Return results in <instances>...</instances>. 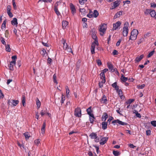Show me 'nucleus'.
Wrapping results in <instances>:
<instances>
[{
	"mask_svg": "<svg viewBox=\"0 0 156 156\" xmlns=\"http://www.w3.org/2000/svg\"><path fill=\"white\" fill-rule=\"evenodd\" d=\"M112 54L114 55H118V51L116 50H114L112 52Z\"/></svg>",
	"mask_w": 156,
	"mask_h": 156,
	"instance_id": "nucleus-60",
	"label": "nucleus"
},
{
	"mask_svg": "<svg viewBox=\"0 0 156 156\" xmlns=\"http://www.w3.org/2000/svg\"><path fill=\"white\" fill-rule=\"evenodd\" d=\"M66 96L67 98H68L70 95H69L70 90L67 86H66Z\"/></svg>",
	"mask_w": 156,
	"mask_h": 156,
	"instance_id": "nucleus-25",
	"label": "nucleus"
},
{
	"mask_svg": "<svg viewBox=\"0 0 156 156\" xmlns=\"http://www.w3.org/2000/svg\"><path fill=\"white\" fill-rule=\"evenodd\" d=\"M150 14L151 17H155L156 15L155 10H151V11L150 12Z\"/></svg>",
	"mask_w": 156,
	"mask_h": 156,
	"instance_id": "nucleus-28",
	"label": "nucleus"
},
{
	"mask_svg": "<svg viewBox=\"0 0 156 156\" xmlns=\"http://www.w3.org/2000/svg\"><path fill=\"white\" fill-rule=\"evenodd\" d=\"M123 14H124V13L121 10L118 12L114 16V19H116L117 18L120 17Z\"/></svg>",
	"mask_w": 156,
	"mask_h": 156,
	"instance_id": "nucleus-14",
	"label": "nucleus"
},
{
	"mask_svg": "<svg viewBox=\"0 0 156 156\" xmlns=\"http://www.w3.org/2000/svg\"><path fill=\"white\" fill-rule=\"evenodd\" d=\"M120 3V1H116L114 2L112 7L113 9L118 6Z\"/></svg>",
	"mask_w": 156,
	"mask_h": 156,
	"instance_id": "nucleus-18",
	"label": "nucleus"
},
{
	"mask_svg": "<svg viewBox=\"0 0 156 156\" xmlns=\"http://www.w3.org/2000/svg\"><path fill=\"white\" fill-rule=\"evenodd\" d=\"M89 136L91 139H94L95 142L98 143L99 141V138L98 137L97 134L93 132L89 135Z\"/></svg>",
	"mask_w": 156,
	"mask_h": 156,
	"instance_id": "nucleus-5",
	"label": "nucleus"
},
{
	"mask_svg": "<svg viewBox=\"0 0 156 156\" xmlns=\"http://www.w3.org/2000/svg\"><path fill=\"white\" fill-rule=\"evenodd\" d=\"M154 52H155V51L154 50L152 51H151L148 54V55L147 56V57L150 58V57H151L153 55L154 53Z\"/></svg>",
	"mask_w": 156,
	"mask_h": 156,
	"instance_id": "nucleus-39",
	"label": "nucleus"
},
{
	"mask_svg": "<svg viewBox=\"0 0 156 156\" xmlns=\"http://www.w3.org/2000/svg\"><path fill=\"white\" fill-rule=\"evenodd\" d=\"M43 1L45 3H51L52 1V0H39V1Z\"/></svg>",
	"mask_w": 156,
	"mask_h": 156,
	"instance_id": "nucleus-50",
	"label": "nucleus"
},
{
	"mask_svg": "<svg viewBox=\"0 0 156 156\" xmlns=\"http://www.w3.org/2000/svg\"><path fill=\"white\" fill-rule=\"evenodd\" d=\"M68 24V22L66 21H63L62 22V27L63 29H65Z\"/></svg>",
	"mask_w": 156,
	"mask_h": 156,
	"instance_id": "nucleus-23",
	"label": "nucleus"
},
{
	"mask_svg": "<svg viewBox=\"0 0 156 156\" xmlns=\"http://www.w3.org/2000/svg\"><path fill=\"white\" fill-rule=\"evenodd\" d=\"M11 24L13 25H17L18 24L17 19L14 18L11 21Z\"/></svg>",
	"mask_w": 156,
	"mask_h": 156,
	"instance_id": "nucleus-22",
	"label": "nucleus"
},
{
	"mask_svg": "<svg viewBox=\"0 0 156 156\" xmlns=\"http://www.w3.org/2000/svg\"><path fill=\"white\" fill-rule=\"evenodd\" d=\"M108 100L107 97L105 95H103L102 98L100 99V101L101 103L107 104Z\"/></svg>",
	"mask_w": 156,
	"mask_h": 156,
	"instance_id": "nucleus-12",
	"label": "nucleus"
},
{
	"mask_svg": "<svg viewBox=\"0 0 156 156\" xmlns=\"http://www.w3.org/2000/svg\"><path fill=\"white\" fill-rule=\"evenodd\" d=\"M1 42L2 43V44H3L4 45H6V43L5 42L4 39L3 37H1Z\"/></svg>",
	"mask_w": 156,
	"mask_h": 156,
	"instance_id": "nucleus-42",
	"label": "nucleus"
},
{
	"mask_svg": "<svg viewBox=\"0 0 156 156\" xmlns=\"http://www.w3.org/2000/svg\"><path fill=\"white\" fill-rule=\"evenodd\" d=\"M65 97L63 94H62V95L61 99V103L62 104L64 103V101H65Z\"/></svg>",
	"mask_w": 156,
	"mask_h": 156,
	"instance_id": "nucleus-35",
	"label": "nucleus"
},
{
	"mask_svg": "<svg viewBox=\"0 0 156 156\" xmlns=\"http://www.w3.org/2000/svg\"><path fill=\"white\" fill-rule=\"evenodd\" d=\"M53 80L54 82L57 84L58 83L56 80V76L55 75V74H54L53 75Z\"/></svg>",
	"mask_w": 156,
	"mask_h": 156,
	"instance_id": "nucleus-47",
	"label": "nucleus"
},
{
	"mask_svg": "<svg viewBox=\"0 0 156 156\" xmlns=\"http://www.w3.org/2000/svg\"><path fill=\"white\" fill-rule=\"evenodd\" d=\"M23 135L25 136V139L26 140L28 139L30 137V136L28 134V133H23Z\"/></svg>",
	"mask_w": 156,
	"mask_h": 156,
	"instance_id": "nucleus-40",
	"label": "nucleus"
},
{
	"mask_svg": "<svg viewBox=\"0 0 156 156\" xmlns=\"http://www.w3.org/2000/svg\"><path fill=\"white\" fill-rule=\"evenodd\" d=\"M6 20H5L3 22L2 24L1 29L2 30H4L6 27Z\"/></svg>",
	"mask_w": 156,
	"mask_h": 156,
	"instance_id": "nucleus-29",
	"label": "nucleus"
},
{
	"mask_svg": "<svg viewBox=\"0 0 156 156\" xmlns=\"http://www.w3.org/2000/svg\"><path fill=\"white\" fill-rule=\"evenodd\" d=\"M108 138L107 137H102L100 141V144L101 145H103L106 143L108 140Z\"/></svg>",
	"mask_w": 156,
	"mask_h": 156,
	"instance_id": "nucleus-8",
	"label": "nucleus"
},
{
	"mask_svg": "<svg viewBox=\"0 0 156 156\" xmlns=\"http://www.w3.org/2000/svg\"><path fill=\"white\" fill-rule=\"evenodd\" d=\"M108 118V115L107 113L104 112L101 118V120L102 121H105L106 119Z\"/></svg>",
	"mask_w": 156,
	"mask_h": 156,
	"instance_id": "nucleus-17",
	"label": "nucleus"
},
{
	"mask_svg": "<svg viewBox=\"0 0 156 156\" xmlns=\"http://www.w3.org/2000/svg\"><path fill=\"white\" fill-rule=\"evenodd\" d=\"M40 142L41 140L40 139L36 140L34 141V144L35 145H37V146H38L41 144Z\"/></svg>",
	"mask_w": 156,
	"mask_h": 156,
	"instance_id": "nucleus-26",
	"label": "nucleus"
},
{
	"mask_svg": "<svg viewBox=\"0 0 156 156\" xmlns=\"http://www.w3.org/2000/svg\"><path fill=\"white\" fill-rule=\"evenodd\" d=\"M74 115L76 117H80L81 116V111L80 108H76L74 111Z\"/></svg>",
	"mask_w": 156,
	"mask_h": 156,
	"instance_id": "nucleus-6",
	"label": "nucleus"
},
{
	"mask_svg": "<svg viewBox=\"0 0 156 156\" xmlns=\"http://www.w3.org/2000/svg\"><path fill=\"white\" fill-rule=\"evenodd\" d=\"M117 93H118V94L119 95V96L120 97H122V95L123 94L122 92L121 89L119 90L117 92Z\"/></svg>",
	"mask_w": 156,
	"mask_h": 156,
	"instance_id": "nucleus-41",
	"label": "nucleus"
},
{
	"mask_svg": "<svg viewBox=\"0 0 156 156\" xmlns=\"http://www.w3.org/2000/svg\"><path fill=\"white\" fill-rule=\"evenodd\" d=\"M12 3L13 5V6L14 7V9H17V7L15 3V0H12Z\"/></svg>",
	"mask_w": 156,
	"mask_h": 156,
	"instance_id": "nucleus-52",
	"label": "nucleus"
},
{
	"mask_svg": "<svg viewBox=\"0 0 156 156\" xmlns=\"http://www.w3.org/2000/svg\"><path fill=\"white\" fill-rule=\"evenodd\" d=\"M151 124L154 127L156 126V121H152L151 122Z\"/></svg>",
	"mask_w": 156,
	"mask_h": 156,
	"instance_id": "nucleus-49",
	"label": "nucleus"
},
{
	"mask_svg": "<svg viewBox=\"0 0 156 156\" xmlns=\"http://www.w3.org/2000/svg\"><path fill=\"white\" fill-rule=\"evenodd\" d=\"M12 61H14L15 62V63H16V59L17 58V57L16 55H14L12 57Z\"/></svg>",
	"mask_w": 156,
	"mask_h": 156,
	"instance_id": "nucleus-55",
	"label": "nucleus"
},
{
	"mask_svg": "<svg viewBox=\"0 0 156 156\" xmlns=\"http://www.w3.org/2000/svg\"><path fill=\"white\" fill-rule=\"evenodd\" d=\"M97 63L98 66H100L102 64V63L101 60L100 59H98L97 60Z\"/></svg>",
	"mask_w": 156,
	"mask_h": 156,
	"instance_id": "nucleus-59",
	"label": "nucleus"
},
{
	"mask_svg": "<svg viewBox=\"0 0 156 156\" xmlns=\"http://www.w3.org/2000/svg\"><path fill=\"white\" fill-rule=\"evenodd\" d=\"M151 131L150 130H147L146 131V134L147 136L150 135L151 134Z\"/></svg>",
	"mask_w": 156,
	"mask_h": 156,
	"instance_id": "nucleus-62",
	"label": "nucleus"
},
{
	"mask_svg": "<svg viewBox=\"0 0 156 156\" xmlns=\"http://www.w3.org/2000/svg\"><path fill=\"white\" fill-rule=\"evenodd\" d=\"M129 29L128 28L123 27L122 34L124 37H126L127 36L128 33Z\"/></svg>",
	"mask_w": 156,
	"mask_h": 156,
	"instance_id": "nucleus-11",
	"label": "nucleus"
},
{
	"mask_svg": "<svg viewBox=\"0 0 156 156\" xmlns=\"http://www.w3.org/2000/svg\"><path fill=\"white\" fill-rule=\"evenodd\" d=\"M95 119V118L94 116V117H91L90 116L89 117V121L91 123L93 124L94 122V119Z\"/></svg>",
	"mask_w": 156,
	"mask_h": 156,
	"instance_id": "nucleus-37",
	"label": "nucleus"
},
{
	"mask_svg": "<svg viewBox=\"0 0 156 156\" xmlns=\"http://www.w3.org/2000/svg\"><path fill=\"white\" fill-rule=\"evenodd\" d=\"M121 41V39H119V40L117 42L116 44V45L117 46H118L119 45L120 42Z\"/></svg>",
	"mask_w": 156,
	"mask_h": 156,
	"instance_id": "nucleus-54",
	"label": "nucleus"
},
{
	"mask_svg": "<svg viewBox=\"0 0 156 156\" xmlns=\"http://www.w3.org/2000/svg\"><path fill=\"white\" fill-rule=\"evenodd\" d=\"M11 101L12 102H11L12 103L13 106H16L19 102V101L18 100H12Z\"/></svg>",
	"mask_w": 156,
	"mask_h": 156,
	"instance_id": "nucleus-30",
	"label": "nucleus"
},
{
	"mask_svg": "<svg viewBox=\"0 0 156 156\" xmlns=\"http://www.w3.org/2000/svg\"><path fill=\"white\" fill-rule=\"evenodd\" d=\"M36 101L37 108H40L41 105V102L40 101L38 98H37Z\"/></svg>",
	"mask_w": 156,
	"mask_h": 156,
	"instance_id": "nucleus-27",
	"label": "nucleus"
},
{
	"mask_svg": "<svg viewBox=\"0 0 156 156\" xmlns=\"http://www.w3.org/2000/svg\"><path fill=\"white\" fill-rule=\"evenodd\" d=\"M138 34V31L136 29L133 30L131 33V35L129 37V40H135L137 38V36Z\"/></svg>",
	"mask_w": 156,
	"mask_h": 156,
	"instance_id": "nucleus-2",
	"label": "nucleus"
},
{
	"mask_svg": "<svg viewBox=\"0 0 156 156\" xmlns=\"http://www.w3.org/2000/svg\"><path fill=\"white\" fill-rule=\"evenodd\" d=\"M121 24V23L119 21H118L115 23H114L113 24V30H116L120 26Z\"/></svg>",
	"mask_w": 156,
	"mask_h": 156,
	"instance_id": "nucleus-9",
	"label": "nucleus"
},
{
	"mask_svg": "<svg viewBox=\"0 0 156 156\" xmlns=\"http://www.w3.org/2000/svg\"><path fill=\"white\" fill-rule=\"evenodd\" d=\"M92 37L94 40H97V37L95 34H93L92 35Z\"/></svg>",
	"mask_w": 156,
	"mask_h": 156,
	"instance_id": "nucleus-61",
	"label": "nucleus"
},
{
	"mask_svg": "<svg viewBox=\"0 0 156 156\" xmlns=\"http://www.w3.org/2000/svg\"><path fill=\"white\" fill-rule=\"evenodd\" d=\"M46 111L45 110H42L40 112V114L42 116H43L44 115L46 114Z\"/></svg>",
	"mask_w": 156,
	"mask_h": 156,
	"instance_id": "nucleus-43",
	"label": "nucleus"
},
{
	"mask_svg": "<svg viewBox=\"0 0 156 156\" xmlns=\"http://www.w3.org/2000/svg\"><path fill=\"white\" fill-rule=\"evenodd\" d=\"M129 26V23L128 22H125L124 24V26L123 27H125L126 28H128V26Z\"/></svg>",
	"mask_w": 156,
	"mask_h": 156,
	"instance_id": "nucleus-57",
	"label": "nucleus"
},
{
	"mask_svg": "<svg viewBox=\"0 0 156 156\" xmlns=\"http://www.w3.org/2000/svg\"><path fill=\"white\" fill-rule=\"evenodd\" d=\"M135 111V113L136 114V116L139 118H140L141 117V115L140 114V113H138V112L137 111Z\"/></svg>",
	"mask_w": 156,
	"mask_h": 156,
	"instance_id": "nucleus-48",
	"label": "nucleus"
},
{
	"mask_svg": "<svg viewBox=\"0 0 156 156\" xmlns=\"http://www.w3.org/2000/svg\"><path fill=\"white\" fill-rule=\"evenodd\" d=\"M41 52L42 53V55L44 56L46 54V50L44 49L41 50Z\"/></svg>",
	"mask_w": 156,
	"mask_h": 156,
	"instance_id": "nucleus-56",
	"label": "nucleus"
},
{
	"mask_svg": "<svg viewBox=\"0 0 156 156\" xmlns=\"http://www.w3.org/2000/svg\"><path fill=\"white\" fill-rule=\"evenodd\" d=\"M91 107H90L87 109V114L89 115V116L91 117H94V114L92 113L93 111L91 109Z\"/></svg>",
	"mask_w": 156,
	"mask_h": 156,
	"instance_id": "nucleus-10",
	"label": "nucleus"
},
{
	"mask_svg": "<svg viewBox=\"0 0 156 156\" xmlns=\"http://www.w3.org/2000/svg\"><path fill=\"white\" fill-rule=\"evenodd\" d=\"M66 41V40L63 38L62 39V42L63 44L64 49L66 50L69 52H71L72 54H73V52L71 48L68 45Z\"/></svg>",
	"mask_w": 156,
	"mask_h": 156,
	"instance_id": "nucleus-1",
	"label": "nucleus"
},
{
	"mask_svg": "<svg viewBox=\"0 0 156 156\" xmlns=\"http://www.w3.org/2000/svg\"><path fill=\"white\" fill-rule=\"evenodd\" d=\"M112 123L114 124V125H115V124H114L115 123H117L119 125L123 126L127 125V123L123 122L118 119L114 120L112 122Z\"/></svg>",
	"mask_w": 156,
	"mask_h": 156,
	"instance_id": "nucleus-7",
	"label": "nucleus"
},
{
	"mask_svg": "<svg viewBox=\"0 0 156 156\" xmlns=\"http://www.w3.org/2000/svg\"><path fill=\"white\" fill-rule=\"evenodd\" d=\"M5 37L8 38L9 37V32L8 30H6L5 33Z\"/></svg>",
	"mask_w": 156,
	"mask_h": 156,
	"instance_id": "nucleus-46",
	"label": "nucleus"
},
{
	"mask_svg": "<svg viewBox=\"0 0 156 156\" xmlns=\"http://www.w3.org/2000/svg\"><path fill=\"white\" fill-rule=\"evenodd\" d=\"M121 80L123 82H126L128 80V78L125 77L124 76V75L122 74H121Z\"/></svg>",
	"mask_w": 156,
	"mask_h": 156,
	"instance_id": "nucleus-24",
	"label": "nucleus"
},
{
	"mask_svg": "<svg viewBox=\"0 0 156 156\" xmlns=\"http://www.w3.org/2000/svg\"><path fill=\"white\" fill-rule=\"evenodd\" d=\"M145 87V85L144 84H143L141 85H137V88L138 89H142L144 88Z\"/></svg>",
	"mask_w": 156,
	"mask_h": 156,
	"instance_id": "nucleus-36",
	"label": "nucleus"
},
{
	"mask_svg": "<svg viewBox=\"0 0 156 156\" xmlns=\"http://www.w3.org/2000/svg\"><path fill=\"white\" fill-rule=\"evenodd\" d=\"M15 64L14 61H12L10 62L9 66V68L10 70L12 71L14 70L13 66L15 65Z\"/></svg>",
	"mask_w": 156,
	"mask_h": 156,
	"instance_id": "nucleus-13",
	"label": "nucleus"
},
{
	"mask_svg": "<svg viewBox=\"0 0 156 156\" xmlns=\"http://www.w3.org/2000/svg\"><path fill=\"white\" fill-rule=\"evenodd\" d=\"M100 77L101 79H102L103 78H105V73L102 72L100 74Z\"/></svg>",
	"mask_w": 156,
	"mask_h": 156,
	"instance_id": "nucleus-38",
	"label": "nucleus"
},
{
	"mask_svg": "<svg viewBox=\"0 0 156 156\" xmlns=\"http://www.w3.org/2000/svg\"><path fill=\"white\" fill-rule=\"evenodd\" d=\"M107 28L106 25L105 23L101 24L100 28L99 29V31L100 32V35L103 36Z\"/></svg>",
	"mask_w": 156,
	"mask_h": 156,
	"instance_id": "nucleus-4",
	"label": "nucleus"
},
{
	"mask_svg": "<svg viewBox=\"0 0 156 156\" xmlns=\"http://www.w3.org/2000/svg\"><path fill=\"white\" fill-rule=\"evenodd\" d=\"M87 1V0H79V2L81 5H83Z\"/></svg>",
	"mask_w": 156,
	"mask_h": 156,
	"instance_id": "nucleus-45",
	"label": "nucleus"
},
{
	"mask_svg": "<svg viewBox=\"0 0 156 156\" xmlns=\"http://www.w3.org/2000/svg\"><path fill=\"white\" fill-rule=\"evenodd\" d=\"M108 66L109 69V70L112 72H114L115 71V69H114L113 65L110 63H108L107 64Z\"/></svg>",
	"mask_w": 156,
	"mask_h": 156,
	"instance_id": "nucleus-16",
	"label": "nucleus"
},
{
	"mask_svg": "<svg viewBox=\"0 0 156 156\" xmlns=\"http://www.w3.org/2000/svg\"><path fill=\"white\" fill-rule=\"evenodd\" d=\"M7 13L10 17H12L13 16L12 13L10 12V10H7Z\"/></svg>",
	"mask_w": 156,
	"mask_h": 156,
	"instance_id": "nucleus-44",
	"label": "nucleus"
},
{
	"mask_svg": "<svg viewBox=\"0 0 156 156\" xmlns=\"http://www.w3.org/2000/svg\"><path fill=\"white\" fill-rule=\"evenodd\" d=\"M124 5H125V4H129L130 3V2L129 0H126L125 1L123 2Z\"/></svg>",
	"mask_w": 156,
	"mask_h": 156,
	"instance_id": "nucleus-64",
	"label": "nucleus"
},
{
	"mask_svg": "<svg viewBox=\"0 0 156 156\" xmlns=\"http://www.w3.org/2000/svg\"><path fill=\"white\" fill-rule=\"evenodd\" d=\"M46 126V121H44L42 126L41 129V133L43 134H44L45 132V128Z\"/></svg>",
	"mask_w": 156,
	"mask_h": 156,
	"instance_id": "nucleus-19",
	"label": "nucleus"
},
{
	"mask_svg": "<svg viewBox=\"0 0 156 156\" xmlns=\"http://www.w3.org/2000/svg\"><path fill=\"white\" fill-rule=\"evenodd\" d=\"M70 6L71 10H75L74 6L72 4H70Z\"/></svg>",
	"mask_w": 156,
	"mask_h": 156,
	"instance_id": "nucleus-51",
	"label": "nucleus"
},
{
	"mask_svg": "<svg viewBox=\"0 0 156 156\" xmlns=\"http://www.w3.org/2000/svg\"><path fill=\"white\" fill-rule=\"evenodd\" d=\"M22 98V104H23V106H25V101H26L25 96L24 95H23Z\"/></svg>",
	"mask_w": 156,
	"mask_h": 156,
	"instance_id": "nucleus-34",
	"label": "nucleus"
},
{
	"mask_svg": "<svg viewBox=\"0 0 156 156\" xmlns=\"http://www.w3.org/2000/svg\"><path fill=\"white\" fill-rule=\"evenodd\" d=\"M5 50L6 51L8 52H10L11 48H10L9 44H7L5 45Z\"/></svg>",
	"mask_w": 156,
	"mask_h": 156,
	"instance_id": "nucleus-32",
	"label": "nucleus"
},
{
	"mask_svg": "<svg viewBox=\"0 0 156 156\" xmlns=\"http://www.w3.org/2000/svg\"><path fill=\"white\" fill-rule=\"evenodd\" d=\"M42 43L43 44V45L45 46H46L47 47H49V44H48L47 43H45L44 42L42 41Z\"/></svg>",
	"mask_w": 156,
	"mask_h": 156,
	"instance_id": "nucleus-53",
	"label": "nucleus"
},
{
	"mask_svg": "<svg viewBox=\"0 0 156 156\" xmlns=\"http://www.w3.org/2000/svg\"><path fill=\"white\" fill-rule=\"evenodd\" d=\"M107 122L104 121L101 123L102 128L103 129H105L107 128Z\"/></svg>",
	"mask_w": 156,
	"mask_h": 156,
	"instance_id": "nucleus-20",
	"label": "nucleus"
},
{
	"mask_svg": "<svg viewBox=\"0 0 156 156\" xmlns=\"http://www.w3.org/2000/svg\"><path fill=\"white\" fill-rule=\"evenodd\" d=\"M151 7L155 8L156 7V3H151Z\"/></svg>",
	"mask_w": 156,
	"mask_h": 156,
	"instance_id": "nucleus-63",
	"label": "nucleus"
},
{
	"mask_svg": "<svg viewBox=\"0 0 156 156\" xmlns=\"http://www.w3.org/2000/svg\"><path fill=\"white\" fill-rule=\"evenodd\" d=\"M113 154L115 156H118L120 154V153L119 151H113Z\"/></svg>",
	"mask_w": 156,
	"mask_h": 156,
	"instance_id": "nucleus-33",
	"label": "nucleus"
},
{
	"mask_svg": "<svg viewBox=\"0 0 156 156\" xmlns=\"http://www.w3.org/2000/svg\"><path fill=\"white\" fill-rule=\"evenodd\" d=\"M52 61V60L49 57L47 59V62L48 63L50 64Z\"/></svg>",
	"mask_w": 156,
	"mask_h": 156,
	"instance_id": "nucleus-58",
	"label": "nucleus"
},
{
	"mask_svg": "<svg viewBox=\"0 0 156 156\" xmlns=\"http://www.w3.org/2000/svg\"><path fill=\"white\" fill-rule=\"evenodd\" d=\"M99 13L97 10H94V12L92 11V10H90V12L89 14L87 15V16L91 18L93 17L96 18L98 16Z\"/></svg>",
	"mask_w": 156,
	"mask_h": 156,
	"instance_id": "nucleus-3",
	"label": "nucleus"
},
{
	"mask_svg": "<svg viewBox=\"0 0 156 156\" xmlns=\"http://www.w3.org/2000/svg\"><path fill=\"white\" fill-rule=\"evenodd\" d=\"M135 100L134 99H129L126 102V104L127 105H130Z\"/></svg>",
	"mask_w": 156,
	"mask_h": 156,
	"instance_id": "nucleus-31",
	"label": "nucleus"
},
{
	"mask_svg": "<svg viewBox=\"0 0 156 156\" xmlns=\"http://www.w3.org/2000/svg\"><path fill=\"white\" fill-rule=\"evenodd\" d=\"M143 55H141L139 57H137L136 58L135 60L136 62H139L144 57Z\"/></svg>",
	"mask_w": 156,
	"mask_h": 156,
	"instance_id": "nucleus-21",
	"label": "nucleus"
},
{
	"mask_svg": "<svg viewBox=\"0 0 156 156\" xmlns=\"http://www.w3.org/2000/svg\"><path fill=\"white\" fill-rule=\"evenodd\" d=\"M112 86L113 88H115V90L116 91V92L120 90L119 89V86L117 85V83L116 82H115L113 83L112 85Z\"/></svg>",
	"mask_w": 156,
	"mask_h": 156,
	"instance_id": "nucleus-15",
	"label": "nucleus"
}]
</instances>
